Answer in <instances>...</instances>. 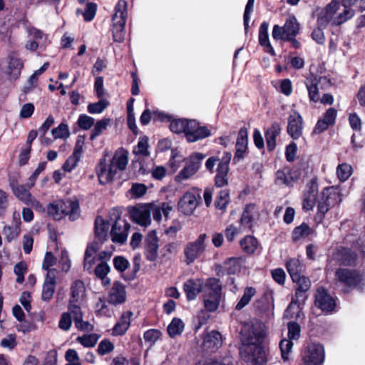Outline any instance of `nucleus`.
Listing matches in <instances>:
<instances>
[{
	"mask_svg": "<svg viewBox=\"0 0 365 365\" xmlns=\"http://www.w3.org/2000/svg\"><path fill=\"white\" fill-rule=\"evenodd\" d=\"M201 200L200 190L193 187L185 192L178 202V210L184 215L193 213Z\"/></svg>",
	"mask_w": 365,
	"mask_h": 365,
	"instance_id": "9d476101",
	"label": "nucleus"
},
{
	"mask_svg": "<svg viewBox=\"0 0 365 365\" xmlns=\"http://www.w3.org/2000/svg\"><path fill=\"white\" fill-rule=\"evenodd\" d=\"M8 58V74L11 78L16 80L21 75V70L24 68V63L15 52L11 53Z\"/></svg>",
	"mask_w": 365,
	"mask_h": 365,
	"instance_id": "c756f323",
	"label": "nucleus"
},
{
	"mask_svg": "<svg viewBox=\"0 0 365 365\" xmlns=\"http://www.w3.org/2000/svg\"><path fill=\"white\" fill-rule=\"evenodd\" d=\"M336 109L334 108H328L324 113L323 117L317 120L314 128V133L320 134L327 130L329 126L334 125L336 123Z\"/></svg>",
	"mask_w": 365,
	"mask_h": 365,
	"instance_id": "4be33fe9",
	"label": "nucleus"
},
{
	"mask_svg": "<svg viewBox=\"0 0 365 365\" xmlns=\"http://www.w3.org/2000/svg\"><path fill=\"white\" fill-rule=\"evenodd\" d=\"M127 1L125 0H118L117 4L115 6V14L113 18H123L125 21L127 19L128 10H127Z\"/></svg>",
	"mask_w": 365,
	"mask_h": 365,
	"instance_id": "e2e57ef3",
	"label": "nucleus"
},
{
	"mask_svg": "<svg viewBox=\"0 0 365 365\" xmlns=\"http://www.w3.org/2000/svg\"><path fill=\"white\" fill-rule=\"evenodd\" d=\"M21 222L20 216L18 215V218L16 220V225H14V227H8L4 228V232L6 235V240L7 242H11L18 237L21 232Z\"/></svg>",
	"mask_w": 365,
	"mask_h": 365,
	"instance_id": "8fccbe9b",
	"label": "nucleus"
},
{
	"mask_svg": "<svg viewBox=\"0 0 365 365\" xmlns=\"http://www.w3.org/2000/svg\"><path fill=\"white\" fill-rule=\"evenodd\" d=\"M56 279L55 275H51L50 272H47L43 284L41 299L43 302H48L53 298L55 293Z\"/></svg>",
	"mask_w": 365,
	"mask_h": 365,
	"instance_id": "c85d7f7f",
	"label": "nucleus"
},
{
	"mask_svg": "<svg viewBox=\"0 0 365 365\" xmlns=\"http://www.w3.org/2000/svg\"><path fill=\"white\" fill-rule=\"evenodd\" d=\"M112 21L113 41L119 43L123 42L124 40L126 21L122 17L118 20V18L115 16V18L112 19Z\"/></svg>",
	"mask_w": 365,
	"mask_h": 365,
	"instance_id": "72a5a7b5",
	"label": "nucleus"
},
{
	"mask_svg": "<svg viewBox=\"0 0 365 365\" xmlns=\"http://www.w3.org/2000/svg\"><path fill=\"white\" fill-rule=\"evenodd\" d=\"M110 270V268L108 263L105 262H101L94 269V273L98 279L104 281V279L106 278L107 274L109 273Z\"/></svg>",
	"mask_w": 365,
	"mask_h": 365,
	"instance_id": "338daca9",
	"label": "nucleus"
},
{
	"mask_svg": "<svg viewBox=\"0 0 365 365\" xmlns=\"http://www.w3.org/2000/svg\"><path fill=\"white\" fill-rule=\"evenodd\" d=\"M335 279L343 287L344 294L350 293L357 287L363 284V276L356 269L338 268L335 271Z\"/></svg>",
	"mask_w": 365,
	"mask_h": 365,
	"instance_id": "39448f33",
	"label": "nucleus"
},
{
	"mask_svg": "<svg viewBox=\"0 0 365 365\" xmlns=\"http://www.w3.org/2000/svg\"><path fill=\"white\" fill-rule=\"evenodd\" d=\"M205 233L200 234L193 242H188L184 249L185 262L187 265L192 264L205 250Z\"/></svg>",
	"mask_w": 365,
	"mask_h": 365,
	"instance_id": "ddd939ff",
	"label": "nucleus"
},
{
	"mask_svg": "<svg viewBox=\"0 0 365 365\" xmlns=\"http://www.w3.org/2000/svg\"><path fill=\"white\" fill-rule=\"evenodd\" d=\"M302 172L295 167L284 166L275 173V184L293 187L294 185L300 180Z\"/></svg>",
	"mask_w": 365,
	"mask_h": 365,
	"instance_id": "f8f14e48",
	"label": "nucleus"
},
{
	"mask_svg": "<svg viewBox=\"0 0 365 365\" xmlns=\"http://www.w3.org/2000/svg\"><path fill=\"white\" fill-rule=\"evenodd\" d=\"M204 282L200 278H190L182 285V289L188 302L194 301L199 294L202 292Z\"/></svg>",
	"mask_w": 365,
	"mask_h": 365,
	"instance_id": "a211bd4d",
	"label": "nucleus"
},
{
	"mask_svg": "<svg viewBox=\"0 0 365 365\" xmlns=\"http://www.w3.org/2000/svg\"><path fill=\"white\" fill-rule=\"evenodd\" d=\"M205 158V155L201 153H193L190 155L185 167L176 175L175 180L178 182H181L195 175L200 169L202 160Z\"/></svg>",
	"mask_w": 365,
	"mask_h": 365,
	"instance_id": "4468645a",
	"label": "nucleus"
},
{
	"mask_svg": "<svg viewBox=\"0 0 365 365\" xmlns=\"http://www.w3.org/2000/svg\"><path fill=\"white\" fill-rule=\"evenodd\" d=\"M300 31V24L293 14L288 16L284 26L274 25L272 36L274 41H279L289 36L296 37Z\"/></svg>",
	"mask_w": 365,
	"mask_h": 365,
	"instance_id": "0eeeda50",
	"label": "nucleus"
},
{
	"mask_svg": "<svg viewBox=\"0 0 365 365\" xmlns=\"http://www.w3.org/2000/svg\"><path fill=\"white\" fill-rule=\"evenodd\" d=\"M47 163L46 161H43L38 163V167L34 171V173L31 174V175L28 179V182L26 183V186L29 189L31 188L34 186L35 182L40 175L41 172H43L46 167Z\"/></svg>",
	"mask_w": 365,
	"mask_h": 365,
	"instance_id": "0e129e2a",
	"label": "nucleus"
},
{
	"mask_svg": "<svg viewBox=\"0 0 365 365\" xmlns=\"http://www.w3.org/2000/svg\"><path fill=\"white\" fill-rule=\"evenodd\" d=\"M185 324L181 319L175 317L168 327V333L172 338L180 335L184 331Z\"/></svg>",
	"mask_w": 365,
	"mask_h": 365,
	"instance_id": "79ce46f5",
	"label": "nucleus"
},
{
	"mask_svg": "<svg viewBox=\"0 0 365 365\" xmlns=\"http://www.w3.org/2000/svg\"><path fill=\"white\" fill-rule=\"evenodd\" d=\"M286 268L291 279H294L301 274L303 264L301 261L296 258H290L286 262Z\"/></svg>",
	"mask_w": 365,
	"mask_h": 365,
	"instance_id": "a19ab883",
	"label": "nucleus"
},
{
	"mask_svg": "<svg viewBox=\"0 0 365 365\" xmlns=\"http://www.w3.org/2000/svg\"><path fill=\"white\" fill-rule=\"evenodd\" d=\"M230 190L222 189L216 195L214 201V206L222 213L225 212L228 205L230 203Z\"/></svg>",
	"mask_w": 365,
	"mask_h": 365,
	"instance_id": "473e14b6",
	"label": "nucleus"
},
{
	"mask_svg": "<svg viewBox=\"0 0 365 365\" xmlns=\"http://www.w3.org/2000/svg\"><path fill=\"white\" fill-rule=\"evenodd\" d=\"M96 11L97 4L94 2H87L84 11H82L80 9H78L76 14H82L84 21L90 22L94 19Z\"/></svg>",
	"mask_w": 365,
	"mask_h": 365,
	"instance_id": "de8ad7c7",
	"label": "nucleus"
},
{
	"mask_svg": "<svg viewBox=\"0 0 365 365\" xmlns=\"http://www.w3.org/2000/svg\"><path fill=\"white\" fill-rule=\"evenodd\" d=\"M152 206L145 204L138 207H133L130 211V217L138 225L143 227H148L150 225V214Z\"/></svg>",
	"mask_w": 365,
	"mask_h": 365,
	"instance_id": "6ab92c4d",
	"label": "nucleus"
},
{
	"mask_svg": "<svg viewBox=\"0 0 365 365\" xmlns=\"http://www.w3.org/2000/svg\"><path fill=\"white\" fill-rule=\"evenodd\" d=\"M255 210L256 205L254 203H250L245 206L240 219V224L241 226L248 229H251L252 227L254 221L253 212Z\"/></svg>",
	"mask_w": 365,
	"mask_h": 365,
	"instance_id": "f704fd0d",
	"label": "nucleus"
},
{
	"mask_svg": "<svg viewBox=\"0 0 365 365\" xmlns=\"http://www.w3.org/2000/svg\"><path fill=\"white\" fill-rule=\"evenodd\" d=\"M131 311L123 312L118 321L112 329V335L114 336H123L130 326V318L133 316Z\"/></svg>",
	"mask_w": 365,
	"mask_h": 365,
	"instance_id": "a878e982",
	"label": "nucleus"
},
{
	"mask_svg": "<svg viewBox=\"0 0 365 365\" xmlns=\"http://www.w3.org/2000/svg\"><path fill=\"white\" fill-rule=\"evenodd\" d=\"M170 130L176 134L184 133L185 135L186 129L188 125V119H170Z\"/></svg>",
	"mask_w": 365,
	"mask_h": 365,
	"instance_id": "37998d69",
	"label": "nucleus"
},
{
	"mask_svg": "<svg viewBox=\"0 0 365 365\" xmlns=\"http://www.w3.org/2000/svg\"><path fill=\"white\" fill-rule=\"evenodd\" d=\"M140 257L135 256L133 259V268L131 272L120 275L121 278L126 282H131L138 277V273L140 269Z\"/></svg>",
	"mask_w": 365,
	"mask_h": 365,
	"instance_id": "49530a36",
	"label": "nucleus"
},
{
	"mask_svg": "<svg viewBox=\"0 0 365 365\" xmlns=\"http://www.w3.org/2000/svg\"><path fill=\"white\" fill-rule=\"evenodd\" d=\"M352 173V168L347 163H342L338 165L336 174L340 181L346 180Z\"/></svg>",
	"mask_w": 365,
	"mask_h": 365,
	"instance_id": "052dcab7",
	"label": "nucleus"
},
{
	"mask_svg": "<svg viewBox=\"0 0 365 365\" xmlns=\"http://www.w3.org/2000/svg\"><path fill=\"white\" fill-rule=\"evenodd\" d=\"M140 257L135 256L133 259V268L131 272L120 275L121 278L126 282H131L138 277V273L140 269Z\"/></svg>",
	"mask_w": 365,
	"mask_h": 365,
	"instance_id": "a18cd8bd",
	"label": "nucleus"
},
{
	"mask_svg": "<svg viewBox=\"0 0 365 365\" xmlns=\"http://www.w3.org/2000/svg\"><path fill=\"white\" fill-rule=\"evenodd\" d=\"M314 297L315 306L323 312L331 314L334 311L336 306V300L327 289L323 287L317 288Z\"/></svg>",
	"mask_w": 365,
	"mask_h": 365,
	"instance_id": "2eb2a0df",
	"label": "nucleus"
},
{
	"mask_svg": "<svg viewBox=\"0 0 365 365\" xmlns=\"http://www.w3.org/2000/svg\"><path fill=\"white\" fill-rule=\"evenodd\" d=\"M262 323L245 324L241 329V340L244 345L242 358L253 365H267L268 350L264 346L266 331Z\"/></svg>",
	"mask_w": 365,
	"mask_h": 365,
	"instance_id": "f257e3e1",
	"label": "nucleus"
},
{
	"mask_svg": "<svg viewBox=\"0 0 365 365\" xmlns=\"http://www.w3.org/2000/svg\"><path fill=\"white\" fill-rule=\"evenodd\" d=\"M47 214L55 220H60L66 215H69L71 220H76L80 215L78 200H67L51 202L47 206Z\"/></svg>",
	"mask_w": 365,
	"mask_h": 365,
	"instance_id": "7ed1b4c3",
	"label": "nucleus"
},
{
	"mask_svg": "<svg viewBox=\"0 0 365 365\" xmlns=\"http://www.w3.org/2000/svg\"><path fill=\"white\" fill-rule=\"evenodd\" d=\"M288 329V339L291 340H297L300 337L301 334V327L300 325L294 321L287 323Z\"/></svg>",
	"mask_w": 365,
	"mask_h": 365,
	"instance_id": "680f3d73",
	"label": "nucleus"
},
{
	"mask_svg": "<svg viewBox=\"0 0 365 365\" xmlns=\"http://www.w3.org/2000/svg\"><path fill=\"white\" fill-rule=\"evenodd\" d=\"M54 139L67 138L70 135L68 126L67 124L61 123L58 127L51 130Z\"/></svg>",
	"mask_w": 365,
	"mask_h": 365,
	"instance_id": "bf43d9fd",
	"label": "nucleus"
},
{
	"mask_svg": "<svg viewBox=\"0 0 365 365\" xmlns=\"http://www.w3.org/2000/svg\"><path fill=\"white\" fill-rule=\"evenodd\" d=\"M162 336V332L159 329H150L143 334V338L145 342H150L154 344Z\"/></svg>",
	"mask_w": 365,
	"mask_h": 365,
	"instance_id": "69168bd1",
	"label": "nucleus"
},
{
	"mask_svg": "<svg viewBox=\"0 0 365 365\" xmlns=\"http://www.w3.org/2000/svg\"><path fill=\"white\" fill-rule=\"evenodd\" d=\"M126 300L125 287L119 281H115L110 289L107 301L109 304L118 305L123 304Z\"/></svg>",
	"mask_w": 365,
	"mask_h": 365,
	"instance_id": "b1692460",
	"label": "nucleus"
},
{
	"mask_svg": "<svg viewBox=\"0 0 365 365\" xmlns=\"http://www.w3.org/2000/svg\"><path fill=\"white\" fill-rule=\"evenodd\" d=\"M268 28V22L263 21L261 23L259 28L258 41L259 44L263 48L264 52L272 56H275V51L269 41Z\"/></svg>",
	"mask_w": 365,
	"mask_h": 365,
	"instance_id": "393cba45",
	"label": "nucleus"
},
{
	"mask_svg": "<svg viewBox=\"0 0 365 365\" xmlns=\"http://www.w3.org/2000/svg\"><path fill=\"white\" fill-rule=\"evenodd\" d=\"M13 191L14 195L18 197L20 200L23 201L26 205H31L33 206H41L40 202L33 198L32 195L29 191V190L25 187V185H20L13 188Z\"/></svg>",
	"mask_w": 365,
	"mask_h": 365,
	"instance_id": "7c9ffc66",
	"label": "nucleus"
},
{
	"mask_svg": "<svg viewBox=\"0 0 365 365\" xmlns=\"http://www.w3.org/2000/svg\"><path fill=\"white\" fill-rule=\"evenodd\" d=\"M96 175L101 185L112 182L116 175V169L110 163L108 165L106 158H101L96 167Z\"/></svg>",
	"mask_w": 365,
	"mask_h": 365,
	"instance_id": "f3484780",
	"label": "nucleus"
},
{
	"mask_svg": "<svg viewBox=\"0 0 365 365\" xmlns=\"http://www.w3.org/2000/svg\"><path fill=\"white\" fill-rule=\"evenodd\" d=\"M248 148V130L246 127L240 129L235 145L234 160L239 161L244 158Z\"/></svg>",
	"mask_w": 365,
	"mask_h": 365,
	"instance_id": "5701e85b",
	"label": "nucleus"
},
{
	"mask_svg": "<svg viewBox=\"0 0 365 365\" xmlns=\"http://www.w3.org/2000/svg\"><path fill=\"white\" fill-rule=\"evenodd\" d=\"M226 269V274H236L241 272V257H229L223 263Z\"/></svg>",
	"mask_w": 365,
	"mask_h": 365,
	"instance_id": "ea45409f",
	"label": "nucleus"
},
{
	"mask_svg": "<svg viewBox=\"0 0 365 365\" xmlns=\"http://www.w3.org/2000/svg\"><path fill=\"white\" fill-rule=\"evenodd\" d=\"M110 119L109 118H103L101 120H98L95 125L93 129L91 130V135H90V139L91 140H95L98 136H99L103 130H105L108 123H109Z\"/></svg>",
	"mask_w": 365,
	"mask_h": 365,
	"instance_id": "4d7b16f0",
	"label": "nucleus"
},
{
	"mask_svg": "<svg viewBox=\"0 0 365 365\" xmlns=\"http://www.w3.org/2000/svg\"><path fill=\"white\" fill-rule=\"evenodd\" d=\"M77 123L82 130H89L94 125V118L86 114H81Z\"/></svg>",
	"mask_w": 365,
	"mask_h": 365,
	"instance_id": "774afa93",
	"label": "nucleus"
},
{
	"mask_svg": "<svg viewBox=\"0 0 365 365\" xmlns=\"http://www.w3.org/2000/svg\"><path fill=\"white\" fill-rule=\"evenodd\" d=\"M256 294V289L252 287H247L244 290V293L240 301L235 306L236 310L242 309L251 301L252 298Z\"/></svg>",
	"mask_w": 365,
	"mask_h": 365,
	"instance_id": "c03bdc74",
	"label": "nucleus"
},
{
	"mask_svg": "<svg viewBox=\"0 0 365 365\" xmlns=\"http://www.w3.org/2000/svg\"><path fill=\"white\" fill-rule=\"evenodd\" d=\"M208 292L222 294V286L220 280L215 277H209L206 279L204 284Z\"/></svg>",
	"mask_w": 365,
	"mask_h": 365,
	"instance_id": "5fc2aeb1",
	"label": "nucleus"
},
{
	"mask_svg": "<svg viewBox=\"0 0 365 365\" xmlns=\"http://www.w3.org/2000/svg\"><path fill=\"white\" fill-rule=\"evenodd\" d=\"M100 336V334L96 333L84 334L83 336H78L76 341L84 347H93L96 344Z\"/></svg>",
	"mask_w": 365,
	"mask_h": 365,
	"instance_id": "3c124183",
	"label": "nucleus"
},
{
	"mask_svg": "<svg viewBox=\"0 0 365 365\" xmlns=\"http://www.w3.org/2000/svg\"><path fill=\"white\" fill-rule=\"evenodd\" d=\"M85 289L84 283L81 279L75 280L71 286V302H77L80 294Z\"/></svg>",
	"mask_w": 365,
	"mask_h": 365,
	"instance_id": "864d4df0",
	"label": "nucleus"
},
{
	"mask_svg": "<svg viewBox=\"0 0 365 365\" xmlns=\"http://www.w3.org/2000/svg\"><path fill=\"white\" fill-rule=\"evenodd\" d=\"M240 245L242 251L247 255H252L258 247L259 242L256 237L252 235H246L240 241Z\"/></svg>",
	"mask_w": 365,
	"mask_h": 365,
	"instance_id": "4c0bfd02",
	"label": "nucleus"
},
{
	"mask_svg": "<svg viewBox=\"0 0 365 365\" xmlns=\"http://www.w3.org/2000/svg\"><path fill=\"white\" fill-rule=\"evenodd\" d=\"M158 241L156 231H150L145 239V255L147 260L154 262L157 259Z\"/></svg>",
	"mask_w": 365,
	"mask_h": 365,
	"instance_id": "412c9836",
	"label": "nucleus"
},
{
	"mask_svg": "<svg viewBox=\"0 0 365 365\" xmlns=\"http://www.w3.org/2000/svg\"><path fill=\"white\" fill-rule=\"evenodd\" d=\"M211 135L210 130L205 125L201 126L195 119L189 120L185 137L187 142L194 143Z\"/></svg>",
	"mask_w": 365,
	"mask_h": 365,
	"instance_id": "dca6fc26",
	"label": "nucleus"
},
{
	"mask_svg": "<svg viewBox=\"0 0 365 365\" xmlns=\"http://www.w3.org/2000/svg\"><path fill=\"white\" fill-rule=\"evenodd\" d=\"M318 196H319L318 179L317 177H314L306 184L302 191V210L305 212L312 210L317 203Z\"/></svg>",
	"mask_w": 365,
	"mask_h": 365,
	"instance_id": "1a4fd4ad",
	"label": "nucleus"
},
{
	"mask_svg": "<svg viewBox=\"0 0 365 365\" xmlns=\"http://www.w3.org/2000/svg\"><path fill=\"white\" fill-rule=\"evenodd\" d=\"M321 84V89H325L331 86V81L327 76H318L311 74L305 81L308 96L310 101L317 103L319 101V92L318 85Z\"/></svg>",
	"mask_w": 365,
	"mask_h": 365,
	"instance_id": "9b49d317",
	"label": "nucleus"
},
{
	"mask_svg": "<svg viewBox=\"0 0 365 365\" xmlns=\"http://www.w3.org/2000/svg\"><path fill=\"white\" fill-rule=\"evenodd\" d=\"M109 102L106 99L100 98L96 103H91L88 105L87 110L91 114L102 113L108 106Z\"/></svg>",
	"mask_w": 365,
	"mask_h": 365,
	"instance_id": "6e6d98bb",
	"label": "nucleus"
},
{
	"mask_svg": "<svg viewBox=\"0 0 365 365\" xmlns=\"http://www.w3.org/2000/svg\"><path fill=\"white\" fill-rule=\"evenodd\" d=\"M302 364L300 365H322L324 361V349L322 344H308L301 354Z\"/></svg>",
	"mask_w": 365,
	"mask_h": 365,
	"instance_id": "6e6552de",
	"label": "nucleus"
},
{
	"mask_svg": "<svg viewBox=\"0 0 365 365\" xmlns=\"http://www.w3.org/2000/svg\"><path fill=\"white\" fill-rule=\"evenodd\" d=\"M222 345V335L219 331L212 330L204 337L202 346L205 350L215 352Z\"/></svg>",
	"mask_w": 365,
	"mask_h": 365,
	"instance_id": "cd10ccee",
	"label": "nucleus"
},
{
	"mask_svg": "<svg viewBox=\"0 0 365 365\" xmlns=\"http://www.w3.org/2000/svg\"><path fill=\"white\" fill-rule=\"evenodd\" d=\"M128 162V153L124 151L118 155L115 154L110 160V165H113V169L124 170Z\"/></svg>",
	"mask_w": 365,
	"mask_h": 365,
	"instance_id": "09e8293b",
	"label": "nucleus"
},
{
	"mask_svg": "<svg viewBox=\"0 0 365 365\" xmlns=\"http://www.w3.org/2000/svg\"><path fill=\"white\" fill-rule=\"evenodd\" d=\"M314 232L313 229L306 223L302 222L300 225L294 227L292 232V239L294 242H298L301 239H304L311 235Z\"/></svg>",
	"mask_w": 365,
	"mask_h": 365,
	"instance_id": "58836bf2",
	"label": "nucleus"
},
{
	"mask_svg": "<svg viewBox=\"0 0 365 365\" xmlns=\"http://www.w3.org/2000/svg\"><path fill=\"white\" fill-rule=\"evenodd\" d=\"M281 133L280 124L274 121L264 132V138L267 143V149L269 152L273 151L277 145V137Z\"/></svg>",
	"mask_w": 365,
	"mask_h": 365,
	"instance_id": "bb28decb",
	"label": "nucleus"
},
{
	"mask_svg": "<svg viewBox=\"0 0 365 365\" xmlns=\"http://www.w3.org/2000/svg\"><path fill=\"white\" fill-rule=\"evenodd\" d=\"M230 168L218 166L216 169V175L214 177V187L222 188L229 183L228 173Z\"/></svg>",
	"mask_w": 365,
	"mask_h": 365,
	"instance_id": "e433bc0d",
	"label": "nucleus"
},
{
	"mask_svg": "<svg viewBox=\"0 0 365 365\" xmlns=\"http://www.w3.org/2000/svg\"><path fill=\"white\" fill-rule=\"evenodd\" d=\"M121 215L122 212L118 208H113L109 212V221L112 223L110 232L111 240L120 245L126 242L130 228V224Z\"/></svg>",
	"mask_w": 365,
	"mask_h": 365,
	"instance_id": "20e7f679",
	"label": "nucleus"
},
{
	"mask_svg": "<svg viewBox=\"0 0 365 365\" xmlns=\"http://www.w3.org/2000/svg\"><path fill=\"white\" fill-rule=\"evenodd\" d=\"M114 268L121 274L130 267L129 261L123 256L118 255L113 259Z\"/></svg>",
	"mask_w": 365,
	"mask_h": 365,
	"instance_id": "13d9d810",
	"label": "nucleus"
},
{
	"mask_svg": "<svg viewBox=\"0 0 365 365\" xmlns=\"http://www.w3.org/2000/svg\"><path fill=\"white\" fill-rule=\"evenodd\" d=\"M339 259L344 266H354L356 263L357 255L350 248L341 247L339 252Z\"/></svg>",
	"mask_w": 365,
	"mask_h": 365,
	"instance_id": "c9c22d12",
	"label": "nucleus"
},
{
	"mask_svg": "<svg viewBox=\"0 0 365 365\" xmlns=\"http://www.w3.org/2000/svg\"><path fill=\"white\" fill-rule=\"evenodd\" d=\"M292 280L296 285L294 296L292 298V301L287 309L288 317H293L294 314L292 313V309L294 305H297L298 309H301L300 306L304 304L308 298V291L312 284L309 278L304 275H299L294 277V279H292Z\"/></svg>",
	"mask_w": 365,
	"mask_h": 365,
	"instance_id": "423d86ee",
	"label": "nucleus"
},
{
	"mask_svg": "<svg viewBox=\"0 0 365 365\" xmlns=\"http://www.w3.org/2000/svg\"><path fill=\"white\" fill-rule=\"evenodd\" d=\"M148 140V137L146 135L140 137L136 148H135L133 150V153L148 157L150 155Z\"/></svg>",
	"mask_w": 365,
	"mask_h": 365,
	"instance_id": "603ef678",
	"label": "nucleus"
},
{
	"mask_svg": "<svg viewBox=\"0 0 365 365\" xmlns=\"http://www.w3.org/2000/svg\"><path fill=\"white\" fill-rule=\"evenodd\" d=\"M342 200L340 190L334 187H324L319 194L317 203V212L314 216V221L318 225L322 224L326 214L334 206L338 205Z\"/></svg>",
	"mask_w": 365,
	"mask_h": 365,
	"instance_id": "f03ea898",
	"label": "nucleus"
},
{
	"mask_svg": "<svg viewBox=\"0 0 365 365\" xmlns=\"http://www.w3.org/2000/svg\"><path fill=\"white\" fill-rule=\"evenodd\" d=\"M303 118L297 112L294 111L288 118L287 132L293 140H297L302 135Z\"/></svg>",
	"mask_w": 365,
	"mask_h": 365,
	"instance_id": "aec40b11",
	"label": "nucleus"
},
{
	"mask_svg": "<svg viewBox=\"0 0 365 365\" xmlns=\"http://www.w3.org/2000/svg\"><path fill=\"white\" fill-rule=\"evenodd\" d=\"M98 217L95 220V237L96 238L101 242V243H103L105 241L108 240V232L110 227V221L104 220L102 218Z\"/></svg>",
	"mask_w": 365,
	"mask_h": 365,
	"instance_id": "2f4dec72",
	"label": "nucleus"
}]
</instances>
